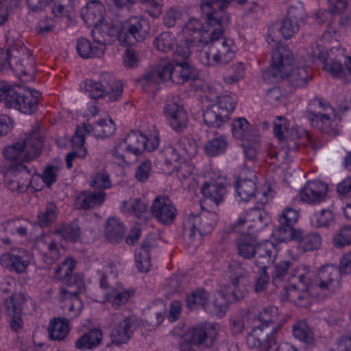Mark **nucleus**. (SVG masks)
I'll return each instance as SVG.
<instances>
[{"label": "nucleus", "mask_w": 351, "mask_h": 351, "mask_svg": "<svg viewBox=\"0 0 351 351\" xmlns=\"http://www.w3.org/2000/svg\"><path fill=\"white\" fill-rule=\"evenodd\" d=\"M43 145L44 135L36 124L17 142L5 147L3 154L11 171L21 174L19 180H10L8 182L10 190L23 192L31 185L32 177L36 170L29 162L39 156Z\"/></svg>", "instance_id": "1"}, {"label": "nucleus", "mask_w": 351, "mask_h": 351, "mask_svg": "<svg viewBox=\"0 0 351 351\" xmlns=\"http://www.w3.org/2000/svg\"><path fill=\"white\" fill-rule=\"evenodd\" d=\"M212 0H202L200 11L204 19L206 26L201 29V22L195 19H191L185 24L183 33L185 43L189 46L206 45L209 38H216L221 34L222 26L230 20V14H223L221 12L214 10L210 5Z\"/></svg>", "instance_id": "2"}, {"label": "nucleus", "mask_w": 351, "mask_h": 351, "mask_svg": "<svg viewBox=\"0 0 351 351\" xmlns=\"http://www.w3.org/2000/svg\"><path fill=\"white\" fill-rule=\"evenodd\" d=\"M75 263V260L68 258L54 271L56 279L62 280L67 278V287L60 289L59 300L62 304L61 308L64 314L72 319L77 317L81 313L83 304L78 296L83 293L86 289L82 274L71 275Z\"/></svg>", "instance_id": "3"}, {"label": "nucleus", "mask_w": 351, "mask_h": 351, "mask_svg": "<svg viewBox=\"0 0 351 351\" xmlns=\"http://www.w3.org/2000/svg\"><path fill=\"white\" fill-rule=\"evenodd\" d=\"M230 19L223 25L221 34L216 38H209L208 50L200 51L199 59L205 66H214L215 64H226L230 62L235 56V47L232 40L223 37L225 29L228 27Z\"/></svg>", "instance_id": "4"}, {"label": "nucleus", "mask_w": 351, "mask_h": 351, "mask_svg": "<svg viewBox=\"0 0 351 351\" xmlns=\"http://www.w3.org/2000/svg\"><path fill=\"white\" fill-rule=\"evenodd\" d=\"M5 88L1 101L6 108H14L25 114H32L38 110L40 93L31 88L11 86L4 81Z\"/></svg>", "instance_id": "5"}, {"label": "nucleus", "mask_w": 351, "mask_h": 351, "mask_svg": "<svg viewBox=\"0 0 351 351\" xmlns=\"http://www.w3.org/2000/svg\"><path fill=\"white\" fill-rule=\"evenodd\" d=\"M250 271L241 264H231L226 273L227 279L221 282L219 293L226 302L232 303L245 298V281Z\"/></svg>", "instance_id": "6"}, {"label": "nucleus", "mask_w": 351, "mask_h": 351, "mask_svg": "<svg viewBox=\"0 0 351 351\" xmlns=\"http://www.w3.org/2000/svg\"><path fill=\"white\" fill-rule=\"evenodd\" d=\"M217 219L216 213L209 211L190 214L183 223L184 234L197 245L202 236L212 232Z\"/></svg>", "instance_id": "7"}, {"label": "nucleus", "mask_w": 351, "mask_h": 351, "mask_svg": "<svg viewBox=\"0 0 351 351\" xmlns=\"http://www.w3.org/2000/svg\"><path fill=\"white\" fill-rule=\"evenodd\" d=\"M84 89L93 99H97L108 96L110 101H114L120 99L123 93V84L110 73H104L101 75L99 82L86 80L84 82Z\"/></svg>", "instance_id": "8"}, {"label": "nucleus", "mask_w": 351, "mask_h": 351, "mask_svg": "<svg viewBox=\"0 0 351 351\" xmlns=\"http://www.w3.org/2000/svg\"><path fill=\"white\" fill-rule=\"evenodd\" d=\"M293 56L285 46L274 49L271 54V66L263 73V78L271 82L285 80L288 72L292 69Z\"/></svg>", "instance_id": "9"}, {"label": "nucleus", "mask_w": 351, "mask_h": 351, "mask_svg": "<svg viewBox=\"0 0 351 351\" xmlns=\"http://www.w3.org/2000/svg\"><path fill=\"white\" fill-rule=\"evenodd\" d=\"M303 17L304 9L302 6H290L286 16L269 29L268 36L272 42L278 43L275 36L276 31H278L284 38H291L299 32Z\"/></svg>", "instance_id": "10"}, {"label": "nucleus", "mask_w": 351, "mask_h": 351, "mask_svg": "<svg viewBox=\"0 0 351 351\" xmlns=\"http://www.w3.org/2000/svg\"><path fill=\"white\" fill-rule=\"evenodd\" d=\"M341 275L335 265H326L317 272L312 282V288L328 294L336 293L341 287Z\"/></svg>", "instance_id": "11"}, {"label": "nucleus", "mask_w": 351, "mask_h": 351, "mask_svg": "<svg viewBox=\"0 0 351 351\" xmlns=\"http://www.w3.org/2000/svg\"><path fill=\"white\" fill-rule=\"evenodd\" d=\"M149 29V21L145 17L132 16L122 25L121 39H123L128 45L142 42L147 36Z\"/></svg>", "instance_id": "12"}, {"label": "nucleus", "mask_w": 351, "mask_h": 351, "mask_svg": "<svg viewBox=\"0 0 351 351\" xmlns=\"http://www.w3.org/2000/svg\"><path fill=\"white\" fill-rule=\"evenodd\" d=\"M30 304L34 309V304L31 298L22 293L12 294L4 299V307L6 312L12 317L10 326L13 330L18 331L22 328V313L25 307Z\"/></svg>", "instance_id": "13"}, {"label": "nucleus", "mask_w": 351, "mask_h": 351, "mask_svg": "<svg viewBox=\"0 0 351 351\" xmlns=\"http://www.w3.org/2000/svg\"><path fill=\"white\" fill-rule=\"evenodd\" d=\"M114 131L115 125L111 119H100L93 125L87 123L82 127H77L73 135V142L79 146L84 145L85 132L93 133L97 138H106L113 134Z\"/></svg>", "instance_id": "14"}, {"label": "nucleus", "mask_w": 351, "mask_h": 351, "mask_svg": "<svg viewBox=\"0 0 351 351\" xmlns=\"http://www.w3.org/2000/svg\"><path fill=\"white\" fill-rule=\"evenodd\" d=\"M32 256L23 248H13L0 256V264L3 267L16 274H24L30 263Z\"/></svg>", "instance_id": "15"}, {"label": "nucleus", "mask_w": 351, "mask_h": 351, "mask_svg": "<svg viewBox=\"0 0 351 351\" xmlns=\"http://www.w3.org/2000/svg\"><path fill=\"white\" fill-rule=\"evenodd\" d=\"M112 321L114 326L112 329L110 337L112 343L119 346L126 343L131 338L136 326V319L134 317H123V315H113Z\"/></svg>", "instance_id": "16"}, {"label": "nucleus", "mask_w": 351, "mask_h": 351, "mask_svg": "<svg viewBox=\"0 0 351 351\" xmlns=\"http://www.w3.org/2000/svg\"><path fill=\"white\" fill-rule=\"evenodd\" d=\"M146 148V136L139 132L132 131L114 149L113 155L124 159L125 154H139Z\"/></svg>", "instance_id": "17"}, {"label": "nucleus", "mask_w": 351, "mask_h": 351, "mask_svg": "<svg viewBox=\"0 0 351 351\" xmlns=\"http://www.w3.org/2000/svg\"><path fill=\"white\" fill-rule=\"evenodd\" d=\"M259 320L263 329L267 328L269 325L275 324L271 332L267 336L266 341L271 346L272 343H278L280 339V326L282 319L277 307L269 306L263 308L259 313Z\"/></svg>", "instance_id": "18"}, {"label": "nucleus", "mask_w": 351, "mask_h": 351, "mask_svg": "<svg viewBox=\"0 0 351 351\" xmlns=\"http://www.w3.org/2000/svg\"><path fill=\"white\" fill-rule=\"evenodd\" d=\"M151 213L158 222L169 225L173 222L177 210L168 197L158 196L152 202Z\"/></svg>", "instance_id": "19"}, {"label": "nucleus", "mask_w": 351, "mask_h": 351, "mask_svg": "<svg viewBox=\"0 0 351 351\" xmlns=\"http://www.w3.org/2000/svg\"><path fill=\"white\" fill-rule=\"evenodd\" d=\"M91 35L93 41L104 47L105 51L106 45L111 44L118 37L121 38V29L112 23L101 21L93 27Z\"/></svg>", "instance_id": "20"}, {"label": "nucleus", "mask_w": 351, "mask_h": 351, "mask_svg": "<svg viewBox=\"0 0 351 351\" xmlns=\"http://www.w3.org/2000/svg\"><path fill=\"white\" fill-rule=\"evenodd\" d=\"M256 176L250 169L242 171L236 183V191L240 200L248 202L256 195Z\"/></svg>", "instance_id": "21"}, {"label": "nucleus", "mask_w": 351, "mask_h": 351, "mask_svg": "<svg viewBox=\"0 0 351 351\" xmlns=\"http://www.w3.org/2000/svg\"><path fill=\"white\" fill-rule=\"evenodd\" d=\"M173 64L167 62L159 65L156 69L147 71L138 80V83L146 90V86L160 84L171 80L173 82Z\"/></svg>", "instance_id": "22"}, {"label": "nucleus", "mask_w": 351, "mask_h": 351, "mask_svg": "<svg viewBox=\"0 0 351 351\" xmlns=\"http://www.w3.org/2000/svg\"><path fill=\"white\" fill-rule=\"evenodd\" d=\"M299 213L297 210L291 208H286L279 217V226L277 232L281 237V240H291L294 234L298 230L293 228L294 224L298 221Z\"/></svg>", "instance_id": "23"}, {"label": "nucleus", "mask_w": 351, "mask_h": 351, "mask_svg": "<svg viewBox=\"0 0 351 351\" xmlns=\"http://www.w3.org/2000/svg\"><path fill=\"white\" fill-rule=\"evenodd\" d=\"M328 191L327 186L320 181H308L300 190L302 201L316 204L324 201Z\"/></svg>", "instance_id": "24"}, {"label": "nucleus", "mask_w": 351, "mask_h": 351, "mask_svg": "<svg viewBox=\"0 0 351 351\" xmlns=\"http://www.w3.org/2000/svg\"><path fill=\"white\" fill-rule=\"evenodd\" d=\"M255 250V265L258 268H267L276 260L278 248L274 242L265 241L257 243Z\"/></svg>", "instance_id": "25"}, {"label": "nucleus", "mask_w": 351, "mask_h": 351, "mask_svg": "<svg viewBox=\"0 0 351 351\" xmlns=\"http://www.w3.org/2000/svg\"><path fill=\"white\" fill-rule=\"evenodd\" d=\"M104 6L97 0L90 1L81 10V16L84 23L89 26H95L104 19Z\"/></svg>", "instance_id": "26"}, {"label": "nucleus", "mask_w": 351, "mask_h": 351, "mask_svg": "<svg viewBox=\"0 0 351 351\" xmlns=\"http://www.w3.org/2000/svg\"><path fill=\"white\" fill-rule=\"evenodd\" d=\"M257 243L252 232H243L236 241L238 254L244 259L250 260L256 255Z\"/></svg>", "instance_id": "27"}, {"label": "nucleus", "mask_w": 351, "mask_h": 351, "mask_svg": "<svg viewBox=\"0 0 351 351\" xmlns=\"http://www.w3.org/2000/svg\"><path fill=\"white\" fill-rule=\"evenodd\" d=\"M106 193L99 191H83L75 199L77 208L84 210L99 207L104 202Z\"/></svg>", "instance_id": "28"}, {"label": "nucleus", "mask_w": 351, "mask_h": 351, "mask_svg": "<svg viewBox=\"0 0 351 351\" xmlns=\"http://www.w3.org/2000/svg\"><path fill=\"white\" fill-rule=\"evenodd\" d=\"M335 118V112L332 110L308 121L314 128L330 135H336L339 130Z\"/></svg>", "instance_id": "29"}, {"label": "nucleus", "mask_w": 351, "mask_h": 351, "mask_svg": "<svg viewBox=\"0 0 351 351\" xmlns=\"http://www.w3.org/2000/svg\"><path fill=\"white\" fill-rule=\"evenodd\" d=\"M154 241L147 239L144 240L141 247L136 250L135 262L136 267L141 272H147L152 266L150 252L154 248Z\"/></svg>", "instance_id": "30"}, {"label": "nucleus", "mask_w": 351, "mask_h": 351, "mask_svg": "<svg viewBox=\"0 0 351 351\" xmlns=\"http://www.w3.org/2000/svg\"><path fill=\"white\" fill-rule=\"evenodd\" d=\"M103 336V332L100 328H92L77 339L75 341V348L81 350H93L101 343Z\"/></svg>", "instance_id": "31"}, {"label": "nucleus", "mask_w": 351, "mask_h": 351, "mask_svg": "<svg viewBox=\"0 0 351 351\" xmlns=\"http://www.w3.org/2000/svg\"><path fill=\"white\" fill-rule=\"evenodd\" d=\"M201 192L206 199L218 205L223 200L226 188L223 182L218 180L206 182L201 187Z\"/></svg>", "instance_id": "32"}, {"label": "nucleus", "mask_w": 351, "mask_h": 351, "mask_svg": "<svg viewBox=\"0 0 351 351\" xmlns=\"http://www.w3.org/2000/svg\"><path fill=\"white\" fill-rule=\"evenodd\" d=\"M291 240H295L298 242V248L300 251L305 252L318 249L322 243L321 237L315 232L304 234L298 230Z\"/></svg>", "instance_id": "33"}, {"label": "nucleus", "mask_w": 351, "mask_h": 351, "mask_svg": "<svg viewBox=\"0 0 351 351\" xmlns=\"http://www.w3.org/2000/svg\"><path fill=\"white\" fill-rule=\"evenodd\" d=\"M213 329L210 326H197L189 332V339L196 346H209L213 342Z\"/></svg>", "instance_id": "34"}, {"label": "nucleus", "mask_w": 351, "mask_h": 351, "mask_svg": "<svg viewBox=\"0 0 351 351\" xmlns=\"http://www.w3.org/2000/svg\"><path fill=\"white\" fill-rule=\"evenodd\" d=\"M173 64V82L178 84H184L185 82L195 79L197 71L190 62H182Z\"/></svg>", "instance_id": "35"}, {"label": "nucleus", "mask_w": 351, "mask_h": 351, "mask_svg": "<svg viewBox=\"0 0 351 351\" xmlns=\"http://www.w3.org/2000/svg\"><path fill=\"white\" fill-rule=\"evenodd\" d=\"M77 51L83 58H101L104 54V47L98 43H91L86 38H81L77 43Z\"/></svg>", "instance_id": "36"}, {"label": "nucleus", "mask_w": 351, "mask_h": 351, "mask_svg": "<svg viewBox=\"0 0 351 351\" xmlns=\"http://www.w3.org/2000/svg\"><path fill=\"white\" fill-rule=\"evenodd\" d=\"M69 322L68 319L56 317L49 325L48 332L49 337L56 341L63 340L69 332Z\"/></svg>", "instance_id": "37"}, {"label": "nucleus", "mask_w": 351, "mask_h": 351, "mask_svg": "<svg viewBox=\"0 0 351 351\" xmlns=\"http://www.w3.org/2000/svg\"><path fill=\"white\" fill-rule=\"evenodd\" d=\"M125 228L121 221L115 217H110L105 225V235L111 243H118L122 240Z\"/></svg>", "instance_id": "38"}, {"label": "nucleus", "mask_w": 351, "mask_h": 351, "mask_svg": "<svg viewBox=\"0 0 351 351\" xmlns=\"http://www.w3.org/2000/svg\"><path fill=\"white\" fill-rule=\"evenodd\" d=\"M268 334L264 332V329L261 326H255L247 337L246 343L249 348L255 349L263 347V350H267L276 345L272 343L271 346L267 342L266 339Z\"/></svg>", "instance_id": "39"}, {"label": "nucleus", "mask_w": 351, "mask_h": 351, "mask_svg": "<svg viewBox=\"0 0 351 351\" xmlns=\"http://www.w3.org/2000/svg\"><path fill=\"white\" fill-rule=\"evenodd\" d=\"M228 117L224 114L219 106L213 104L207 108L203 113V119L208 127L219 128L226 121Z\"/></svg>", "instance_id": "40"}, {"label": "nucleus", "mask_w": 351, "mask_h": 351, "mask_svg": "<svg viewBox=\"0 0 351 351\" xmlns=\"http://www.w3.org/2000/svg\"><path fill=\"white\" fill-rule=\"evenodd\" d=\"M285 79L287 80L290 86L294 88H302L311 80V75L308 73L306 69L304 67H295L292 68L291 71L288 72Z\"/></svg>", "instance_id": "41"}, {"label": "nucleus", "mask_w": 351, "mask_h": 351, "mask_svg": "<svg viewBox=\"0 0 351 351\" xmlns=\"http://www.w3.org/2000/svg\"><path fill=\"white\" fill-rule=\"evenodd\" d=\"M332 110H334L329 103L324 99L315 97L311 99L308 104L306 117L308 121H310Z\"/></svg>", "instance_id": "42"}, {"label": "nucleus", "mask_w": 351, "mask_h": 351, "mask_svg": "<svg viewBox=\"0 0 351 351\" xmlns=\"http://www.w3.org/2000/svg\"><path fill=\"white\" fill-rule=\"evenodd\" d=\"M268 193V191H263V193H261V195L262 197L260 198V203H258L259 205L249 209L247 212L245 213L249 222H250L251 223H252L253 222L254 223L260 224L262 223H266L265 220L267 218V215L263 209V206L268 202V199L267 197Z\"/></svg>", "instance_id": "43"}, {"label": "nucleus", "mask_w": 351, "mask_h": 351, "mask_svg": "<svg viewBox=\"0 0 351 351\" xmlns=\"http://www.w3.org/2000/svg\"><path fill=\"white\" fill-rule=\"evenodd\" d=\"M186 304L191 310L202 308L206 312L210 304L209 293L204 289H197L188 295Z\"/></svg>", "instance_id": "44"}, {"label": "nucleus", "mask_w": 351, "mask_h": 351, "mask_svg": "<svg viewBox=\"0 0 351 351\" xmlns=\"http://www.w3.org/2000/svg\"><path fill=\"white\" fill-rule=\"evenodd\" d=\"M310 138V134L304 129L292 128L289 130L287 136V146L288 150H296L299 146L306 145V139Z\"/></svg>", "instance_id": "45"}, {"label": "nucleus", "mask_w": 351, "mask_h": 351, "mask_svg": "<svg viewBox=\"0 0 351 351\" xmlns=\"http://www.w3.org/2000/svg\"><path fill=\"white\" fill-rule=\"evenodd\" d=\"M208 98L210 101H216L215 105L219 106V109L227 115L229 112L233 111L236 107L237 99L234 95L232 94L218 95L210 93Z\"/></svg>", "instance_id": "46"}, {"label": "nucleus", "mask_w": 351, "mask_h": 351, "mask_svg": "<svg viewBox=\"0 0 351 351\" xmlns=\"http://www.w3.org/2000/svg\"><path fill=\"white\" fill-rule=\"evenodd\" d=\"M121 210L125 215H134L137 218H141L147 211V205L139 198L130 199L123 202Z\"/></svg>", "instance_id": "47"}, {"label": "nucleus", "mask_w": 351, "mask_h": 351, "mask_svg": "<svg viewBox=\"0 0 351 351\" xmlns=\"http://www.w3.org/2000/svg\"><path fill=\"white\" fill-rule=\"evenodd\" d=\"M256 128L254 126H250L247 121L244 118H239L232 123V134L238 138L241 139L243 141L252 138L253 136L252 129Z\"/></svg>", "instance_id": "48"}, {"label": "nucleus", "mask_w": 351, "mask_h": 351, "mask_svg": "<svg viewBox=\"0 0 351 351\" xmlns=\"http://www.w3.org/2000/svg\"><path fill=\"white\" fill-rule=\"evenodd\" d=\"M159 159L166 166L177 168L179 161H182V154L177 146H168L162 149L159 154Z\"/></svg>", "instance_id": "49"}, {"label": "nucleus", "mask_w": 351, "mask_h": 351, "mask_svg": "<svg viewBox=\"0 0 351 351\" xmlns=\"http://www.w3.org/2000/svg\"><path fill=\"white\" fill-rule=\"evenodd\" d=\"M176 146L182 154L183 160L193 158L198 152V147L196 141L187 136H182L178 141Z\"/></svg>", "instance_id": "50"}, {"label": "nucleus", "mask_w": 351, "mask_h": 351, "mask_svg": "<svg viewBox=\"0 0 351 351\" xmlns=\"http://www.w3.org/2000/svg\"><path fill=\"white\" fill-rule=\"evenodd\" d=\"M133 295L134 291L132 290L120 291L115 288H110L105 293L106 300L110 302L112 306L116 307L126 304Z\"/></svg>", "instance_id": "51"}, {"label": "nucleus", "mask_w": 351, "mask_h": 351, "mask_svg": "<svg viewBox=\"0 0 351 351\" xmlns=\"http://www.w3.org/2000/svg\"><path fill=\"white\" fill-rule=\"evenodd\" d=\"M228 144L227 139L225 136H219L210 141H208L205 144V153L208 156H216L226 151Z\"/></svg>", "instance_id": "52"}, {"label": "nucleus", "mask_w": 351, "mask_h": 351, "mask_svg": "<svg viewBox=\"0 0 351 351\" xmlns=\"http://www.w3.org/2000/svg\"><path fill=\"white\" fill-rule=\"evenodd\" d=\"M335 215L330 209H322L314 215L311 223L316 228H329L334 225Z\"/></svg>", "instance_id": "53"}, {"label": "nucleus", "mask_w": 351, "mask_h": 351, "mask_svg": "<svg viewBox=\"0 0 351 351\" xmlns=\"http://www.w3.org/2000/svg\"><path fill=\"white\" fill-rule=\"evenodd\" d=\"M252 131L253 132L252 138L244 141L243 144L246 158L249 160L253 161L260 149V144L258 129L254 128Z\"/></svg>", "instance_id": "54"}, {"label": "nucleus", "mask_w": 351, "mask_h": 351, "mask_svg": "<svg viewBox=\"0 0 351 351\" xmlns=\"http://www.w3.org/2000/svg\"><path fill=\"white\" fill-rule=\"evenodd\" d=\"M291 276L297 278L307 288H312L313 274L308 266L302 264L294 266L291 271Z\"/></svg>", "instance_id": "55"}, {"label": "nucleus", "mask_w": 351, "mask_h": 351, "mask_svg": "<svg viewBox=\"0 0 351 351\" xmlns=\"http://www.w3.org/2000/svg\"><path fill=\"white\" fill-rule=\"evenodd\" d=\"M58 208L52 203L47 204L45 210L40 211L37 215V223L40 227L50 226L56 219Z\"/></svg>", "instance_id": "56"}, {"label": "nucleus", "mask_w": 351, "mask_h": 351, "mask_svg": "<svg viewBox=\"0 0 351 351\" xmlns=\"http://www.w3.org/2000/svg\"><path fill=\"white\" fill-rule=\"evenodd\" d=\"M176 44L174 36L168 32L161 33L154 41L156 48L163 53L171 51Z\"/></svg>", "instance_id": "57"}, {"label": "nucleus", "mask_w": 351, "mask_h": 351, "mask_svg": "<svg viewBox=\"0 0 351 351\" xmlns=\"http://www.w3.org/2000/svg\"><path fill=\"white\" fill-rule=\"evenodd\" d=\"M56 232L65 240L73 242L77 241L81 235L80 228L75 222L62 226L56 229Z\"/></svg>", "instance_id": "58"}, {"label": "nucleus", "mask_w": 351, "mask_h": 351, "mask_svg": "<svg viewBox=\"0 0 351 351\" xmlns=\"http://www.w3.org/2000/svg\"><path fill=\"white\" fill-rule=\"evenodd\" d=\"M293 334L296 339L306 343H311L313 341L311 330L303 321H298L293 325Z\"/></svg>", "instance_id": "59"}, {"label": "nucleus", "mask_w": 351, "mask_h": 351, "mask_svg": "<svg viewBox=\"0 0 351 351\" xmlns=\"http://www.w3.org/2000/svg\"><path fill=\"white\" fill-rule=\"evenodd\" d=\"M332 243L336 248H342L351 245V226H345L340 228L334 235Z\"/></svg>", "instance_id": "60"}, {"label": "nucleus", "mask_w": 351, "mask_h": 351, "mask_svg": "<svg viewBox=\"0 0 351 351\" xmlns=\"http://www.w3.org/2000/svg\"><path fill=\"white\" fill-rule=\"evenodd\" d=\"M168 121L174 131L178 133H181L187 128L189 121L188 115L184 109H180L178 113Z\"/></svg>", "instance_id": "61"}, {"label": "nucleus", "mask_w": 351, "mask_h": 351, "mask_svg": "<svg viewBox=\"0 0 351 351\" xmlns=\"http://www.w3.org/2000/svg\"><path fill=\"white\" fill-rule=\"evenodd\" d=\"M180 109H184L178 96H173L168 99L163 108L165 115L167 120L175 117Z\"/></svg>", "instance_id": "62"}, {"label": "nucleus", "mask_w": 351, "mask_h": 351, "mask_svg": "<svg viewBox=\"0 0 351 351\" xmlns=\"http://www.w3.org/2000/svg\"><path fill=\"white\" fill-rule=\"evenodd\" d=\"M335 51L342 52L341 49L337 48H332L330 50L328 53V59L325 62V69L330 71L332 75L339 76L343 73V66L341 64V59L334 60L330 57L335 53Z\"/></svg>", "instance_id": "63"}, {"label": "nucleus", "mask_w": 351, "mask_h": 351, "mask_svg": "<svg viewBox=\"0 0 351 351\" xmlns=\"http://www.w3.org/2000/svg\"><path fill=\"white\" fill-rule=\"evenodd\" d=\"M184 14L180 9L170 8L163 17V23L167 27H173L184 21Z\"/></svg>", "instance_id": "64"}]
</instances>
